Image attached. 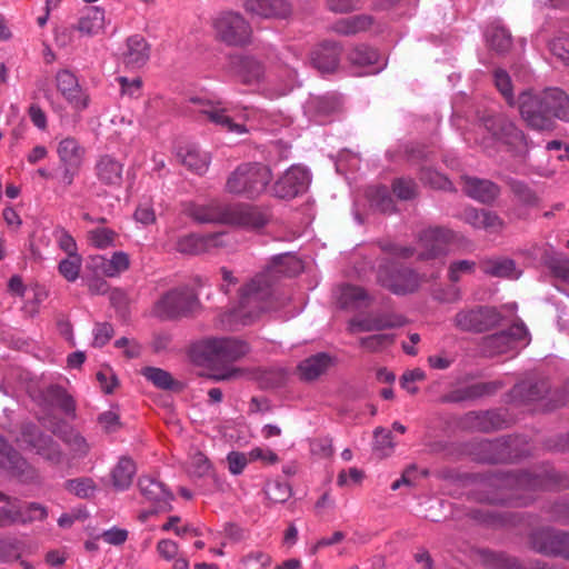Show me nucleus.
<instances>
[{
  "label": "nucleus",
  "mask_w": 569,
  "mask_h": 569,
  "mask_svg": "<svg viewBox=\"0 0 569 569\" xmlns=\"http://www.w3.org/2000/svg\"><path fill=\"white\" fill-rule=\"evenodd\" d=\"M94 268L107 277H116L130 266L129 256L123 251L114 252L111 258L98 256L93 259Z\"/></svg>",
  "instance_id": "72a5a7b5"
},
{
  "label": "nucleus",
  "mask_w": 569,
  "mask_h": 569,
  "mask_svg": "<svg viewBox=\"0 0 569 569\" xmlns=\"http://www.w3.org/2000/svg\"><path fill=\"white\" fill-rule=\"evenodd\" d=\"M509 187L513 194L523 203L532 204L536 202L537 198L535 192L522 181L510 179Z\"/></svg>",
  "instance_id": "338daca9"
},
{
  "label": "nucleus",
  "mask_w": 569,
  "mask_h": 569,
  "mask_svg": "<svg viewBox=\"0 0 569 569\" xmlns=\"http://www.w3.org/2000/svg\"><path fill=\"white\" fill-rule=\"evenodd\" d=\"M403 316L393 312L370 313L367 316H357L348 323L350 333L381 331L385 329L399 328L405 326Z\"/></svg>",
  "instance_id": "a211bd4d"
},
{
  "label": "nucleus",
  "mask_w": 569,
  "mask_h": 569,
  "mask_svg": "<svg viewBox=\"0 0 569 569\" xmlns=\"http://www.w3.org/2000/svg\"><path fill=\"white\" fill-rule=\"evenodd\" d=\"M184 110L198 119L207 120L228 132L242 134L249 130L246 123L237 122L229 114V109L219 100L200 96L190 97L186 102Z\"/></svg>",
  "instance_id": "0eeeda50"
},
{
  "label": "nucleus",
  "mask_w": 569,
  "mask_h": 569,
  "mask_svg": "<svg viewBox=\"0 0 569 569\" xmlns=\"http://www.w3.org/2000/svg\"><path fill=\"white\" fill-rule=\"evenodd\" d=\"M176 248L181 253H203V234H187L178 239Z\"/></svg>",
  "instance_id": "3c124183"
},
{
  "label": "nucleus",
  "mask_w": 569,
  "mask_h": 569,
  "mask_svg": "<svg viewBox=\"0 0 569 569\" xmlns=\"http://www.w3.org/2000/svg\"><path fill=\"white\" fill-rule=\"evenodd\" d=\"M483 453L481 461L489 463L505 462L511 459V442L507 439L485 440L479 443Z\"/></svg>",
  "instance_id": "7c9ffc66"
},
{
  "label": "nucleus",
  "mask_w": 569,
  "mask_h": 569,
  "mask_svg": "<svg viewBox=\"0 0 569 569\" xmlns=\"http://www.w3.org/2000/svg\"><path fill=\"white\" fill-rule=\"evenodd\" d=\"M545 263L557 278L569 283V259L562 253L546 256Z\"/></svg>",
  "instance_id": "8fccbe9b"
},
{
  "label": "nucleus",
  "mask_w": 569,
  "mask_h": 569,
  "mask_svg": "<svg viewBox=\"0 0 569 569\" xmlns=\"http://www.w3.org/2000/svg\"><path fill=\"white\" fill-rule=\"evenodd\" d=\"M532 548L542 555L559 556L569 560V532L541 529L531 537Z\"/></svg>",
  "instance_id": "4468645a"
},
{
  "label": "nucleus",
  "mask_w": 569,
  "mask_h": 569,
  "mask_svg": "<svg viewBox=\"0 0 569 569\" xmlns=\"http://www.w3.org/2000/svg\"><path fill=\"white\" fill-rule=\"evenodd\" d=\"M348 59L357 67H372L378 62L379 53L367 46H359L350 51Z\"/></svg>",
  "instance_id": "37998d69"
},
{
  "label": "nucleus",
  "mask_w": 569,
  "mask_h": 569,
  "mask_svg": "<svg viewBox=\"0 0 569 569\" xmlns=\"http://www.w3.org/2000/svg\"><path fill=\"white\" fill-rule=\"evenodd\" d=\"M380 249L391 259L380 260L377 269V282L397 296H405L418 290L421 277L413 269L400 266L393 259H409L415 248L390 241L379 242Z\"/></svg>",
  "instance_id": "20e7f679"
},
{
  "label": "nucleus",
  "mask_w": 569,
  "mask_h": 569,
  "mask_svg": "<svg viewBox=\"0 0 569 569\" xmlns=\"http://www.w3.org/2000/svg\"><path fill=\"white\" fill-rule=\"evenodd\" d=\"M483 36L487 46L498 54L509 52L512 47V36L510 31L499 21L490 23L486 28Z\"/></svg>",
  "instance_id": "c85d7f7f"
},
{
  "label": "nucleus",
  "mask_w": 569,
  "mask_h": 569,
  "mask_svg": "<svg viewBox=\"0 0 569 569\" xmlns=\"http://www.w3.org/2000/svg\"><path fill=\"white\" fill-rule=\"evenodd\" d=\"M199 306L194 291L182 287L163 295L154 306V313L161 319H177L192 315Z\"/></svg>",
  "instance_id": "9d476101"
},
{
  "label": "nucleus",
  "mask_w": 569,
  "mask_h": 569,
  "mask_svg": "<svg viewBox=\"0 0 569 569\" xmlns=\"http://www.w3.org/2000/svg\"><path fill=\"white\" fill-rule=\"evenodd\" d=\"M303 269L302 262L291 253L272 258L270 264L241 287L239 303L221 318L224 328L237 329L253 323L264 311L272 308V287L279 277H293Z\"/></svg>",
  "instance_id": "f257e3e1"
},
{
  "label": "nucleus",
  "mask_w": 569,
  "mask_h": 569,
  "mask_svg": "<svg viewBox=\"0 0 569 569\" xmlns=\"http://www.w3.org/2000/svg\"><path fill=\"white\" fill-rule=\"evenodd\" d=\"M298 372L303 380L317 379L320 375V355H315L302 361L298 367Z\"/></svg>",
  "instance_id": "0e129e2a"
},
{
  "label": "nucleus",
  "mask_w": 569,
  "mask_h": 569,
  "mask_svg": "<svg viewBox=\"0 0 569 569\" xmlns=\"http://www.w3.org/2000/svg\"><path fill=\"white\" fill-rule=\"evenodd\" d=\"M136 475V465L129 457H121L111 471L112 485L117 490L128 489Z\"/></svg>",
  "instance_id": "f704fd0d"
},
{
  "label": "nucleus",
  "mask_w": 569,
  "mask_h": 569,
  "mask_svg": "<svg viewBox=\"0 0 569 569\" xmlns=\"http://www.w3.org/2000/svg\"><path fill=\"white\" fill-rule=\"evenodd\" d=\"M266 496L273 503L286 502L291 496V488L286 482L273 481L266 487Z\"/></svg>",
  "instance_id": "bf43d9fd"
},
{
  "label": "nucleus",
  "mask_w": 569,
  "mask_h": 569,
  "mask_svg": "<svg viewBox=\"0 0 569 569\" xmlns=\"http://www.w3.org/2000/svg\"><path fill=\"white\" fill-rule=\"evenodd\" d=\"M123 163L114 157L103 154L94 164V173L101 184L120 187L122 183Z\"/></svg>",
  "instance_id": "b1692460"
},
{
  "label": "nucleus",
  "mask_w": 569,
  "mask_h": 569,
  "mask_svg": "<svg viewBox=\"0 0 569 569\" xmlns=\"http://www.w3.org/2000/svg\"><path fill=\"white\" fill-rule=\"evenodd\" d=\"M198 349L202 357L211 363L233 362L249 351L246 342L234 338H208L198 345Z\"/></svg>",
  "instance_id": "9b49d317"
},
{
  "label": "nucleus",
  "mask_w": 569,
  "mask_h": 569,
  "mask_svg": "<svg viewBox=\"0 0 569 569\" xmlns=\"http://www.w3.org/2000/svg\"><path fill=\"white\" fill-rule=\"evenodd\" d=\"M502 387L499 381H490V382H479L467 387L463 390V396L460 397L461 400L465 399H477L483 396H489L495 393Z\"/></svg>",
  "instance_id": "603ef678"
},
{
  "label": "nucleus",
  "mask_w": 569,
  "mask_h": 569,
  "mask_svg": "<svg viewBox=\"0 0 569 569\" xmlns=\"http://www.w3.org/2000/svg\"><path fill=\"white\" fill-rule=\"evenodd\" d=\"M66 489L79 498L87 499L94 495L97 486L91 478H77L68 480Z\"/></svg>",
  "instance_id": "49530a36"
},
{
  "label": "nucleus",
  "mask_w": 569,
  "mask_h": 569,
  "mask_svg": "<svg viewBox=\"0 0 569 569\" xmlns=\"http://www.w3.org/2000/svg\"><path fill=\"white\" fill-rule=\"evenodd\" d=\"M488 485L496 489L487 496L490 503L523 507L535 500L539 490L553 487H569V479L553 470L542 472L501 473L488 479Z\"/></svg>",
  "instance_id": "f03ea898"
},
{
  "label": "nucleus",
  "mask_w": 569,
  "mask_h": 569,
  "mask_svg": "<svg viewBox=\"0 0 569 569\" xmlns=\"http://www.w3.org/2000/svg\"><path fill=\"white\" fill-rule=\"evenodd\" d=\"M61 438L70 448L74 457H83L89 452L90 446L80 433L70 430L64 432Z\"/></svg>",
  "instance_id": "5fc2aeb1"
},
{
  "label": "nucleus",
  "mask_w": 569,
  "mask_h": 569,
  "mask_svg": "<svg viewBox=\"0 0 569 569\" xmlns=\"http://www.w3.org/2000/svg\"><path fill=\"white\" fill-rule=\"evenodd\" d=\"M216 36L228 46H244L250 42L251 27L246 19L237 12L220 13L213 20Z\"/></svg>",
  "instance_id": "f8f14e48"
},
{
  "label": "nucleus",
  "mask_w": 569,
  "mask_h": 569,
  "mask_svg": "<svg viewBox=\"0 0 569 569\" xmlns=\"http://www.w3.org/2000/svg\"><path fill=\"white\" fill-rule=\"evenodd\" d=\"M272 179L268 166L259 162L239 164L227 178L226 192L247 199H254L264 192Z\"/></svg>",
  "instance_id": "423d86ee"
},
{
  "label": "nucleus",
  "mask_w": 569,
  "mask_h": 569,
  "mask_svg": "<svg viewBox=\"0 0 569 569\" xmlns=\"http://www.w3.org/2000/svg\"><path fill=\"white\" fill-rule=\"evenodd\" d=\"M47 397L53 405L58 406L68 415L72 413L76 409L72 397L61 387L50 386L47 390Z\"/></svg>",
  "instance_id": "a18cd8bd"
},
{
  "label": "nucleus",
  "mask_w": 569,
  "mask_h": 569,
  "mask_svg": "<svg viewBox=\"0 0 569 569\" xmlns=\"http://www.w3.org/2000/svg\"><path fill=\"white\" fill-rule=\"evenodd\" d=\"M548 390L549 386L543 380H525L512 388L511 396L515 400L531 402L542 398Z\"/></svg>",
  "instance_id": "473e14b6"
},
{
  "label": "nucleus",
  "mask_w": 569,
  "mask_h": 569,
  "mask_svg": "<svg viewBox=\"0 0 569 569\" xmlns=\"http://www.w3.org/2000/svg\"><path fill=\"white\" fill-rule=\"evenodd\" d=\"M177 156L183 166L198 174L204 173L209 168V154L196 146L180 148Z\"/></svg>",
  "instance_id": "2f4dec72"
},
{
  "label": "nucleus",
  "mask_w": 569,
  "mask_h": 569,
  "mask_svg": "<svg viewBox=\"0 0 569 569\" xmlns=\"http://www.w3.org/2000/svg\"><path fill=\"white\" fill-rule=\"evenodd\" d=\"M82 266L80 254L67 256L59 262L58 270L60 274L68 281L73 282L78 279Z\"/></svg>",
  "instance_id": "09e8293b"
},
{
  "label": "nucleus",
  "mask_w": 569,
  "mask_h": 569,
  "mask_svg": "<svg viewBox=\"0 0 569 569\" xmlns=\"http://www.w3.org/2000/svg\"><path fill=\"white\" fill-rule=\"evenodd\" d=\"M370 201L373 207L385 213L395 211V202L386 187H378L370 193Z\"/></svg>",
  "instance_id": "6e6d98bb"
},
{
  "label": "nucleus",
  "mask_w": 569,
  "mask_h": 569,
  "mask_svg": "<svg viewBox=\"0 0 569 569\" xmlns=\"http://www.w3.org/2000/svg\"><path fill=\"white\" fill-rule=\"evenodd\" d=\"M500 313L492 307H475L460 310L453 318L457 329L465 332H483L499 325Z\"/></svg>",
  "instance_id": "ddd939ff"
},
{
  "label": "nucleus",
  "mask_w": 569,
  "mask_h": 569,
  "mask_svg": "<svg viewBox=\"0 0 569 569\" xmlns=\"http://www.w3.org/2000/svg\"><path fill=\"white\" fill-rule=\"evenodd\" d=\"M480 561L489 569H522L517 559L502 552H495L488 549L479 550Z\"/></svg>",
  "instance_id": "4c0bfd02"
},
{
  "label": "nucleus",
  "mask_w": 569,
  "mask_h": 569,
  "mask_svg": "<svg viewBox=\"0 0 569 569\" xmlns=\"http://www.w3.org/2000/svg\"><path fill=\"white\" fill-rule=\"evenodd\" d=\"M150 58V47L147 40L134 34L127 39L126 49L122 52V61L129 69L142 68Z\"/></svg>",
  "instance_id": "5701e85b"
},
{
  "label": "nucleus",
  "mask_w": 569,
  "mask_h": 569,
  "mask_svg": "<svg viewBox=\"0 0 569 569\" xmlns=\"http://www.w3.org/2000/svg\"><path fill=\"white\" fill-rule=\"evenodd\" d=\"M0 457L1 465L12 470L22 471L23 467L27 465L19 453L8 445L2 436H0Z\"/></svg>",
  "instance_id": "c03bdc74"
},
{
  "label": "nucleus",
  "mask_w": 569,
  "mask_h": 569,
  "mask_svg": "<svg viewBox=\"0 0 569 569\" xmlns=\"http://www.w3.org/2000/svg\"><path fill=\"white\" fill-rule=\"evenodd\" d=\"M481 271L493 278L516 280L522 274L516 262L509 258H488L480 262Z\"/></svg>",
  "instance_id": "cd10ccee"
},
{
  "label": "nucleus",
  "mask_w": 569,
  "mask_h": 569,
  "mask_svg": "<svg viewBox=\"0 0 569 569\" xmlns=\"http://www.w3.org/2000/svg\"><path fill=\"white\" fill-rule=\"evenodd\" d=\"M483 124L490 139L513 157L523 158L528 152V142L525 133L507 117L502 114L488 116Z\"/></svg>",
  "instance_id": "6e6552de"
},
{
  "label": "nucleus",
  "mask_w": 569,
  "mask_h": 569,
  "mask_svg": "<svg viewBox=\"0 0 569 569\" xmlns=\"http://www.w3.org/2000/svg\"><path fill=\"white\" fill-rule=\"evenodd\" d=\"M141 495L157 506L159 511L170 509L172 495L164 488L163 483L150 476H141L138 481Z\"/></svg>",
  "instance_id": "412c9836"
},
{
  "label": "nucleus",
  "mask_w": 569,
  "mask_h": 569,
  "mask_svg": "<svg viewBox=\"0 0 569 569\" xmlns=\"http://www.w3.org/2000/svg\"><path fill=\"white\" fill-rule=\"evenodd\" d=\"M180 522H181L180 517L171 516V517H169L168 521L161 526V530L162 531L172 530L174 532V535H177L179 537H184L187 535L197 537V536L201 535V532L198 528H194L188 523L183 525V526H179Z\"/></svg>",
  "instance_id": "e2e57ef3"
},
{
  "label": "nucleus",
  "mask_w": 569,
  "mask_h": 569,
  "mask_svg": "<svg viewBox=\"0 0 569 569\" xmlns=\"http://www.w3.org/2000/svg\"><path fill=\"white\" fill-rule=\"evenodd\" d=\"M477 263L472 260H457L450 263L448 278L451 282H458L462 274H471L475 272Z\"/></svg>",
  "instance_id": "680f3d73"
},
{
  "label": "nucleus",
  "mask_w": 569,
  "mask_h": 569,
  "mask_svg": "<svg viewBox=\"0 0 569 569\" xmlns=\"http://www.w3.org/2000/svg\"><path fill=\"white\" fill-rule=\"evenodd\" d=\"M395 336L391 333H378L359 339V345L369 352H378L391 346Z\"/></svg>",
  "instance_id": "de8ad7c7"
},
{
  "label": "nucleus",
  "mask_w": 569,
  "mask_h": 569,
  "mask_svg": "<svg viewBox=\"0 0 569 569\" xmlns=\"http://www.w3.org/2000/svg\"><path fill=\"white\" fill-rule=\"evenodd\" d=\"M460 426L468 431L491 432L505 426V419L497 411H470L466 413Z\"/></svg>",
  "instance_id": "aec40b11"
},
{
  "label": "nucleus",
  "mask_w": 569,
  "mask_h": 569,
  "mask_svg": "<svg viewBox=\"0 0 569 569\" xmlns=\"http://www.w3.org/2000/svg\"><path fill=\"white\" fill-rule=\"evenodd\" d=\"M462 190L468 197L482 203L492 202L500 193V188L492 181L468 176L462 177Z\"/></svg>",
  "instance_id": "4be33fe9"
},
{
  "label": "nucleus",
  "mask_w": 569,
  "mask_h": 569,
  "mask_svg": "<svg viewBox=\"0 0 569 569\" xmlns=\"http://www.w3.org/2000/svg\"><path fill=\"white\" fill-rule=\"evenodd\" d=\"M309 184L308 170L300 166H292L274 182L272 193L280 199H292L305 192Z\"/></svg>",
  "instance_id": "f3484780"
},
{
  "label": "nucleus",
  "mask_w": 569,
  "mask_h": 569,
  "mask_svg": "<svg viewBox=\"0 0 569 569\" xmlns=\"http://www.w3.org/2000/svg\"><path fill=\"white\" fill-rule=\"evenodd\" d=\"M142 376L150 381L154 387L163 390H172L178 387L172 376L160 368L146 367L142 369Z\"/></svg>",
  "instance_id": "ea45409f"
},
{
  "label": "nucleus",
  "mask_w": 569,
  "mask_h": 569,
  "mask_svg": "<svg viewBox=\"0 0 569 569\" xmlns=\"http://www.w3.org/2000/svg\"><path fill=\"white\" fill-rule=\"evenodd\" d=\"M373 23V19L369 14H358L338 20L335 23V31L338 33L350 36L368 30Z\"/></svg>",
  "instance_id": "e433bc0d"
},
{
  "label": "nucleus",
  "mask_w": 569,
  "mask_h": 569,
  "mask_svg": "<svg viewBox=\"0 0 569 569\" xmlns=\"http://www.w3.org/2000/svg\"><path fill=\"white\" fill-rule=\"evenodd\" d=\"M184 212L198 222L234 224L249 229H260L267 217L257 208L248 206H222L218 202L197 204L189 202Z\"/></svg>",
  "instance_id": "39448f33"
},
{
  "label": "nucleus",
  "mask_w": 569,
  "mask_h": 569,
  "mask_svg": "<svg viewBox=\"0 0 569 569\" xmlns=\"http://www.w3.org/2000/svg\"><path fill=\"white\" fill-rule=\"evenodd\" d=\"M27 510L30 512H37L38 515L24 516L22 513V509L14 505L0 508V526H9L16 522L27 523L36 520H43L48 516L47 508L37 502L28 503Z\"/></svg>",
  "instance_id": "a878e982"
},
{
  "label": "nucleus",
  "mask_w": 569,
  "mask_h": 569,
  "mask_svg": "<svg viewBox=\"0 0 569 569\" xmlns=\"http://www.w3.org/2000/svg\"><path fill=\"white\" fill-rule=\"evenodd\" d=\"M117 233L109 228H96L88 232L90 243L99 249H106L113 244Z\"/></svg>",
  "instance_id": "13d9d810"
},
{
  "label": "nucleus",
  "mask_w": 569,
  "mask_h": 569,
  "mask_svg": "<svg viewBox=\"0 0 569 569\" xmlns=\"http://www.w3.org/2000/svg\"><path fill=\"white\" fill-rule=\"evenodd\" d=\"M530 341L529 331L522 321H517L507 330L482 338L480 343L481 353L486 357L518 353Z\"/></svg>",
  "instance_id": "1a4fd4ad"
},
{
  "label": "nucleus",
  "mask_w": 569,
  "mask_h": 569,
  "mask_svg": "<svg viewBox=\"0 0 569 569\" xmlns=\"http://www.w3.org/2000/svg\"><path fill=\"white\" fill-rule=\"evenodd\" d=\"M551 53L560 59L566 66L569 63V38L557 37L549 43Z\"/></svg>",
  "instance_id": "774afa93"
},
{
  "label": "nucleus",
  "mask_w": 569,
  "mask_h": 569,
  "mask_svg": "<svg viewBox=\"0 0 569 569\" xmlns=\"http://www.w3.org/2000/svg\"><path fill=\"white\" fill-rule=\"evenodd\" d=\"M231 68L234 76L244 84L258 83L264 73L263 66L250 57H233Z\"/></svg>",
  "instance_id": "bb28decb"
},
{
  "label": "nucleus",
  "mask_w": 569,
  "mask_h": 569,
  "mask_svg": "<svg viewBox=\"0 0 569 569\" xmlns=\"http://www.w3.org/2000/svg\"><path fill=\"white\" fill-rule=\"evenodd\" d=\"M493 80L497 89L506 99L509 106H515L516 99L512 91V83L510 76L502 69H497L493 72Z\"/></svg>",
  "instance_id": "864d4df0"
},
{
  "label": "nucleus",
  "mask_w": 569,
  "mask_h": 569,
  "mask_svg": "<svg viewBox=\"0 0 569 569\" xmlns=\"http://www.w3.org/2000/svg\"><path fill=\"white\" fill-rule=\"evenodd\" d=\"M244 8L262 18H287L292 11L287 0H246Z\"/></svg>",
  "instance_id": "393cba45"
},
{
  "label": "nucleus",
  "mask_w": 569,
  "mask_h": 569,
  "mask_svg": "<svg viewBox=\"0 0 569 569\" xmlns=\"http://www.w3.org/2000/svg\"><path fill=\"white\" fill-rule=\"evenodd\" d=\"M56 87L77 114H80L89 107V94L80 87L77 77L71 71H58L56 74Z\"/></svg>",
  "instance_id": "dca6fc26"
},
{
  "label": "nucleus",
  "mask_w": 569,
  "mask_h": 569,
  "mask_svg": "<svg viewBox=\"0 0 569 569\" xmlns=\"http://www.w3.org/2000/svg\"><path fill=\"white\" fill-rule=\"evenodd\" d=\"M270 560L269 555L262 551H252L242 558L240 569H264Z\"/></svg>",
  "instance_id": "69168bd1"
},
{
  "label": "nucleus",
  "mask_w": 569,
  "mask_h": 569,
  "mask_svg": "<svg viewBox=\"0 0 569 569\" xmlns=\"http://www.w3.org/2000/svg\"><path fill=\"white\" fill-rule=\"evenodd\" d=\"M57 153L63 166L81 167L86 149L73 137H66L58 143Z\"/></svg>",
  "instance_id": "c756f323"
},
{
  "label": "nucleus",
  "mask_w": 569,
  "mask_h": 569,
  "mask_svg": "<svg viewBox=\"0 0 569 569\" xmlns=\"http://www.w3.org/2000/svg\"><path fill=\"white\" fill-rule=\"evenodd\" d=\"M341 47L336 42H322V74L335 72L341 59Z\"/></svg>",
  "instance_id": "79ce46f5"
},
{
  "label": "nucleus",
  "mask_w": 569,
  "mask_h": 569,
  "mask_svg": "<svg viewBox=\"0 0 569 569\" xmlns=\"http://www.w3.org/2000/svg\"><path fill=\"white\" fill-rule=\"evenodd\" d=\"M453 232L443 227H432L419 234L418 259L429 260L447 253V246L452 241Z\"/></svg>",
  "instance_id": "2eb2a0df"
},
{
  "label": "nucleus",
  "mask_w": 569,
  "mask_h": 569,
  "mask_svg": "<svg viewBox=\"0 0 569 569\" xmlns=\"http://www.w3.org/2000/svg\"><path fill=\"white\" fill-rule=\"evenodd\" d=\"M234 244L233 237L226 231L203 234V253H214Z\"/></svg>",
  "instance_id": "a19ab883"
},
{
  "label": "nucleus",
  "mask_w": 569,
  "mask_h": 569,
  "mask_svg": "<svg viewBox=\"0 0 569 569\" xmlns=\"http://www.w3.org/2000/svg\"><path fill=\"white\" fill-rule=\"evenodd\" d=\"M104 28V11L99 7L88 8L79 19L77 29L86 36H94Z\"/></svg>",
  "instance_id": "c9c22d12"
},
{
  "label": "nucleus",
  "mask_w": 569,
  "mask_h": 569,
  "mask_svg": "<svg viewBox=\"0 0 569 569\" xmlns=\"http://www.w3.org/2000/svg\"><path fill=\"white\" fill-rule=\"evenodd\" d=\"M518 106L521 118L533 130H552L556 119L569 121V97L559 88L522 91Z\"/></svg>",
  "instance_id": "7ed1b4c3"
},
{
  "label": "nucleus",
  "mask_w": 569,
  "mask_h": 569,
  "mask_svg": "<svg viewBox=\"0 0 569 569\" xmlns=\"http://www.w3.org/2000/svg\"><path fill=\"white\" fill-rule=\"evenodd\" d=\"M392 191L400 200H411L417 196V183L412 179L398 178L392 183Z\"/></svg>",
  "instance_id": "052dcab7"
},
{
  "label": "nucleus",
  "mask_w": 569,
  "mask_h": 569,
  "mask_svg": "<svg viewBox=\"0 0 569 569\" xmlns=\"http://www.w3.org/2000/svg\"><path fill=\"white\" fill-rule=\"evenodd\" d=\"M339 300L345 308H360L368 305L369 297L362 288L347 284L341 288Z\"/></svg>",
  "instance_id": "58836bf2"
},
{
  "label": "nucleus",
  "mask_w": 569,
  "mask_h": 569,
  "mask_svg": "<svg viewBox=\"0 0 569 569\" xmlns=\"http://www.w3.org/2000/svg\"><path fill=\"white\" fill-rule=\"evenodd\" d=\"M52 236L58 247L67 253V256L78 254V247L74 238L63 227H56Z\"/></svg>",
  "instance_id": "4d7b16f0"
},
{
  "label": "nucleus",
  "mask_w": 569,
  "mask_h": 569,
  "mask_svg": "<svg viewBox=\"0 0 569 569\" xmlns=\"http://www.w3.org/2000/svg\"><path fill=\"white\" fill-rule=\"evenodd\" d=\"M17 440L36 449L37 453L54 463L59 462L61 459V451L59 446L52 440L50 436L39 433L34 426H26L22 429L21 438Z\"/></svg>",
  "instance_id": "6ab92c4d"
}]
</instances>
